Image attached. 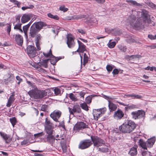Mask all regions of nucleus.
Listing matches in <instances>:
<instances>
[{"mask_svg":"<svg viewBox=\"0 0 156 156\" xmlns=\"http://www.w3.org/2000/svg\"><path fill=\"white\" fill-rule=\"evenodd\" d=\"M136 124L133 121L127 119L119 127V130L124 133L132 132L136 128Z\"/></svg>","mask_w":156,"mask_h":156,"instance_id":"nucleus-1","label":"nucleus"},{"mask_svg":"<svg viewBox=\"0 0 156 156\" xmlns=\"http://www.w3.org/2000/svg\"><path fill=\"white\" fill-rule=\"evenodd\" d=\"M28 93L30 97L35 99H41L47 95V92L46 91L35 88L30 90Z\"/></svg>","mask_w":156,"mask_h":156,"instance_id":"nucleus-2","label":"nucleus"},{"mask_svg":"<svg viewBox=\"0 0 156 156\" xmlns=\"http://www.w3.org/2000/svg\"><path fill=\"white\" fill-rule=\"evenodd\" d=\"M91 140L93 142L94 146L98 147L104 145L105 142L102 139L97 136H91Z\"/></svg>","mask_w":156,"mask_h":156,"instance_id":"nucleus-3","label":"nucleus"},{"mask_svg":"<svg viewBox=\"0 0 156 156\" xmlns=\"http://www.w3.org/2000/svg\"><path fill=\"white\" fill-rule=\"evenodd\" d=\"M27 52L28 56L31 58L35 57L37 54L36 48L32 45H29L27 46Z\"/></svg>","mask_w":156,"mask_h":156,"instance_id":"nucleus-4","label":"nucleus"},{"mask_svg":"<svg viewBox=\"0 0 156 156\" xmlns=\"http://www.w3.org/2000/svg\"><path fill=\"white\" fill-rule=\"evenodd\" d=\"M132 118L135 119H140L144 116L145 113L143 110H139L137 111L132 112L131 113Z\"/></svg>","mask_w":156,"mask_h":156,"instance_id":"nucleus-5","label":"nucleus"},{"mask_svg":"<svg viewBox=\"0 0 156 156\" xmlns=\"http://www.w3.org/2000/svg\"><path fill=\"white\" fill-rule=\"evenodd\" d=\"M92 144V141L90 140H86L80 142L78 147L81 149H84L88 147Z\"/></svg>","mask_w":156,"mask_h":156,"instance_id":"nucleus-6","label":"nucleus"},{"mask_svg":"<svg viewBox=\"0 0 156 156\" xmlns=\"http://www.w3.org/2000/svg\"><path fill=\"white\" fill-rule=\"evenodd\" d=\"M61 114L60 111L56 110L51 113L50 116L55 122H59L58 119L61 117Z\"/></svg>","mask_w":156,"mask_h":156,"instance_id":"nucleus-7","label":"nucleus"},{"mask_svg":"<svg viewBox=\"0 0 156 156\" xmlns=\"http://www.w3.org/2000/svg\"><path fill=\"white\" fill-rule=\"evenodd\" d=\"M102 110V109H95L93 110V114L94 119L98 120V118L102 116V115L103 114Z\"/></svg>","mask_w":156,"mask_h":156,"instance_id":"nucleus-8","label":"nucleus"},{"mask_svg":"<svg viewBox=\"0 0 156 156\" xmlns=\"http://www.w3.org/2000/svg\"><path fill=\"white\" fill-rule=\"evenodd\" d=\"M67 44L68 47L70 48L73 47L75 45L73 37L71 35H69L67 37Z\"/></svg>","mask_w":156,"mask_h":156,"instance_id":"nucleus-9","label":"nucleus"},{"mask_svg":"<svg viewBox=\"0 0 156 156\" xmlns=\"http://www.w3.org/2000/svg\"><path fill=\"white\" fill-rule=\"evenodd\" d=\"M87 127L88 125L83 122H77L74 126L75 129L77 130H81Z\"/></svg>","mask_w":156,"mask_h":156,"instance_id":"nucleus-10","label":"nucleus"},{"mask_svg":"<svg viewBox=\"0 0 156 156\" xmlns=\"http://www.w3.org/2000/svg\"><path fill=\"white\" fill-rule=\"evenodd\" d=\"M124 114L120 109H118L114 112V118L116 119H120L124 116Z\"/></svg>","mask_w":156,"mask_h":156,"instance_id":"nucleus-11","label":"nucleus"},{"mask_svg":"<svg viewBox=\"0 0 156 156\" xmlns=\"http://www.w3.org/2000/svg\"><path fill=\"white\" fill-rule=\"evenodd\" d=\"M141 17L143 19V20L145 22H149L150 21V20L149 18V15L148 12L145 9H142L141 12Z\"/></svg>","mask_w":156,"mask_h":156,"instance_id":"nucleus-12","label":"nucleus"},{"mask_svg":"<svg viewBox=\"0 0 156 156\" xmlns=\"http://www.w3.org/2000/svg\"><path fill=\"white\" fill-rule=\"evenodd\" d=\"M70 114H73L74 113L77 112V113H80L81 112V109L78 105H74L73 108H68Z\"/></svg>","mask_w":156,"mask_h":156,"instance_id":"nucleus-13","label":"nucleus"},{"mask_svg":"<svg viewBox=\"0 0 156 156\" xmlns=\"http://www.w3.org/2000/svg\"><path fill=\"white\" fill-rule=\"evenodd\" d=\"M77 42L79 45L78 48L75 52L76 51L79 53H83L86 50V46L79 40H78Z\"/></svg>","mask_w":156,"mask_h":156,"instance_id":"nucleus-14","label":"nucleus"},{"mask_svg":"<svg viewBox=\"0 0 156 156\" xmlns=\"http://www.w3.org/2000/svg\"><path fill=\"white\" fill-rule=\"evenodd\" d=\"M136 21V17L134 15H131L128 17L127 20L126 22L128 23V25H130L131 26H133Z\"/></svg>","mask_w":156,"mask_h":156,"instance_id":"nucleus-15","label":"nucleus"},{"mask_svg":"<svg viewBox=\"0 0 156 156\" xmlns=\"http://www.w3.org/2000/svg\"><path fill=\"white\" fill-rule=\"evenodd\" d=\"M39 32L37 29L31 26L30 30L29 36L31 37H34L38 34Z\"/></svg>","mask_w":156,"mask_h":156,"instance_id":"nucleus-16","label":"nucleus"},{"mask_svg":"<svg viewBox=\"0 0 156 156\" xmlns=\"http://www.w3.org/2000/svg\"><path fill=\"white\" fill-rule=\"evenodd\" d=\"M31 17V15L30 14H24L21 17L22 23H24L27 22L30 20Z\"/></svg>","mask_w":156,"mask_h":156,"instance_id":"nucleus-17","label":"nucleus"},{"mask_svg":"<svg viewBox=\"0 0 156 156\" xmlns=\"http://www.w3.org/2000/svg\"><path fill=\"white\" fill-rule=\"evenodd\" d=\"M15 38L17 44L21 46L23 42V37L20 34H16L15 36Z\"/></svg>","mask_w":156,"mask_h":156,"instance_id":"nucleus-18","label":"nucleus"},{"mask_svg":"<svg viewBox=\"0 0 156 156\" xmlns=\"http://www.w3.org/2000/svg\"><path fill=\"white\" fill-rule=\"evenodd\" d=\"M43 23L41 22H38L33 24L32 26L35 27L38 31H39L43 26Z\"/></svg>","mask_w":156,"mask_h":156,"instance_id":"nucleus-19","label":"nucleus"},{"mask_svg":"<svg viewBox=\"0 0 156 156\" xmlns=\"http://www.w3.org/2000/svg\"><path fill=\"white\" fill-rule=\"evenodd\" d=\"M155 141V139L154 137H152L148 139L146 142L147 147L151 148L152 147Z\"/></svg>","mask_w":156,"mask_h":156,"instance_id":"nucleus-20","label":"nucleus"},{"mask_svg":"<svg viewBox=\"0 0 156 156\" xmlns=\"http://www.w3.org/2000/svg\"><path fill=\"white\" fill-rule=\"evenodd\" d=\"M35 42L36 47L38 50H40L41 48L40 47V41L41 38V35L40 34H38L35 37Z\"/></svg>","mask_w":156,"mask_h":156,"instance_id":"nucleus-21","label":"nucleus"},{"mask_svg":"<svg viewBox=\"0 0 156 156\" xmlns=\"http://www.w3.org/2000/svg\"><path fill=\"white\" fill-rule=\"evenodd\" d=\"M108 107L110 111V112H113L116 110L117 108V105H115L113 102L110 101H108Z\"/></svg>","mask_w":156,"mask_h":156,"instance_id":"nucleus-22","label":"nucleus"},{"mask_svg":"<svg viewBox=\"0 0 156 156\" xmlns=\"http://www.w3.org/2000/svg\"><path fill=\"white\" fill-rule=\"evenodd\" d=\"M54 128L53 124L47 118L45 119V128Z\"/></svg>","mask_w":156,"mask_h":156,"instance_id":"nucleus-23","label":"nucleus"},{"mask_svg":"<svg viewBox=\"0 0 156 156\" xmlns=\"http://www.w3.org/2000/svg\"><path fill=\"white\" fill-rule=\"evenodd\" d=\"M138 143V145L140 147L144 149L147 150V147L146 144V142H144L143 140L142 139H140Z\"/></svg>","mask_w":156,"mask_h":156,"instance_id":"nucleus-24","label":"nucleus"},{"mask_svg":"<svg viewBox=\"0 0 156 156\" xmlns=\"http://www.w3.org/2000/svg\"><path fill=\"white\" fill-rule=\"evenodd\" d=\"M129 154L131 156H134L137 154V146H135L131 148L129 152Z\"/></svg>","mask_w":156,"mask_h":156,"instance_id":"nucleus-25","label":"nucleus"},{"mask_svg":"<svg viewBox=\"0 0 156 156\" xmlns=\"http://www.w3.org/2000/svg\"><path fill=\"white\" fill-rule=\"evenodd\" d=\"M15 100V98L14 95H12L8 99V102L6 104V106L7 107H9L11 105V104L14 102Z\"/></svg>","mask_w":156,"mask_h":156,"instance_id":"nucleus-26","label":"nucleus"},{"mask_svg":"<svg viewBox=\"0 0 156 156\" xmlns=\"http://www.w3.org/2000/svg\"><path fill=\"white\" fill-rule=\"evenodd\" d=\"M0 135L3 139L5 140L6 143H8L7 140L10 138V136L4 133L0 132Z\"/></svg>","mask_w":156,"mask_h":156,"instance_id":"nucleus-27","label":"nucleus"},{"mask_svg":"<svg viewBox=\"0 0 156 156\" xmlns=\"http://www.w3.org/2000/svg\"><path fill=\"white\" fill-rule=\"evenodd\" d=\"M126 2L130 4V5L136 6H141L142 5L140 3H138L136 1L132 0H126Z\"/></svg>","mask_w":156,"mask_h":156,"instance_id":"nucleus-28","label":"nucleus"},{"mask_svg":"<svg viewBox=\"0 0 156 156\" xmlns=\"http://www.w3.org/2000/svg\"><path fill=\"white\" fill-rule=\"evenodd\" d=\"M86 17V16L84 15L80 14L78 15H75L73 16L72 17L73 19L74 20H80L83 18H85ZM72 19H70L69 20H71Z\"/></svg>","mask_w":156,"mask_h":156,"instance_id":"nucleus-29","label":"nucleus"},{"mask_svg":"<svg viewBox=\"0 0 156 156\" xmlns=\"http://www.w3.org/2000/svg\"><path fill=\"white\" fill-rule=\"evenodd\" d=\"M60 144L63 152V153L66 152V151L67 146L65 141V140L61 141Z\"/></svg>","mask_w":156,"mask_h":156,"instance_id":"nucleus-30","label":"nucleus"},{"mask_svg":"<svg viewBox=\"0 0 156 156\" xmlns=\"http://www.w3.org/2000/svg\"><path fill=\"white\" fill-rule=\"evenodd\" d=\"M49 59H45L43 60L42 61H41L40 62V66H42L44 68H47L48 67L47 63Z\"/></svg>","mask_w":156,"mask_h":156,"instance_id":"nucleus-31","label":"nucleus"},{"mask_svg":"<svg viewBox=\"0 0 156 156\" xmlns=\"http://www.w3.org/2000/svg\"><path fill=\"white\" fill-rule=\"evenodd\" d=\"M47 140L48 141L52 142L55 140L54 136L52 135V134H48L47 137Z\"/></svg>","mask_w":156,"mask_h":156,"instance_id":"nucleus-32","label":"nucleus"},{"mask_svg":"<svg viewBox=\"0 0 156 156\" xmlns=\"http://www.w3.org/2000/svg\"><path fill=\"white\" fill-rule=\"evenodd\" d=\"M40 110L44 112H47L48 108V106L47 105H41L40 106Z\"/></svg>","mask_w":156,"mask_h":156,"instance_id":"nucleus-33","label":"nucleus"},{"mask_svg":"<svg viewBox=\"0 0 156 156\" xmlns=\"http://www.w3.org/2000/svg\"><path fill=\"white\" fill-rule=\"evenodd\" d=\"M61 59L60 58L55 57L50 59L51 63V64L54 65L57 62Z\"/></svg>","mask_w":156,"mask_h":156,"instance_id":"nucleus-34","label":"nucleus"},{"mask_svg":"<svg viewBox=\"0 0 156 156\" xmlns=\"http://www.w3.org/2000/svg\"><path fill=\"white\" fill-rule=\"evenodd\" d=\"M29 25H27L23 27V32L25 34L26 37L27 38V32L29 28Z\"/></svg>","mask_w":156,"mask_h":156,"instance_id":"nucleus-35","label":"nucleus"},{"mask_svg":"<svg viewBox=\"0 0 156 156\" xmlns=\"http://www.w3.org/2000/svg\"><path fill=\"white\" fill-rule=\"evenodd\" d=\"M112 40H110L108 44V47L111 48H113L116 44V43L115 42H111Z\"/></svg>","mask_w":156,"mask_h":156,"instance_id":"nucleus-36","label":"nucleus"},{"mask_svg":"<svg viewBox=\"0 0 156 156\" xmlns=\"http://www.w3.org/2000/svg\"><path fill=\"white\" fill-rule=\"evenodd\" d=\"M48 16L51 19H53L55 20H58L59 19V17L57 15H53L51 13H49L47 14Z\"/></svg>","mask_w":156,"mask_h":156,"instance_id":"nucleus-37","label":"nucleus"},{"mask_svg":"<svg viewBox=\"0 0 156 156\" xmlns=\"http://www.w3.org/2000/svg\"><path fill=\"white\" fill-rule=\"evenodd\" d=\"M80 107L85 111H87L88 110V107L87 104L85 102L80 104Z\"/></svg>","mask_w":156,"mask_h":156,"instance_id":"nucleus-38","label":"nucleus"},{"mask_svg":"<svg viewBox=\"0 0 156 156\" xmlns=\"http://www.w3.org/2000/svg\"><path fill=\"white\" fill-rule=\"evenodd\" d=\"M46 133L48 134H52L53 130V128H45Z\"/></svg>","mask_w":156,"mask_h":156,"instance_id":"nucleus-39","label":"nucleus"},{"mask_svg":"<svg viewBox=\"0 0 156 156\" xmlns=\"http://www.w3.org/2000/svg\"><path fill=\"white\" fill-rule=\"evenodd\" d=\"M126 106L127 107H125V109L126 110H129L133 109L134 108H135L136 107L135 105H127Z\"/></svg>","mask_w":156,"mask_h":156,"instance_id":"nucleus-40","label":"nucleus"},{"mask_svg":"<svg viewBox=\"0 0 156 156\" xmlns=\"http://www.w3.org/2000/svg\"><path fill=\"white\" fill-rule=\"evenodd\" d=\"M43 54L45 57L47 58L49 57H51L52 56V55L51 53V49L50 50L48 53H46L43 52Z\"/></svg>","mask_w":156,"mask_h":156,"instance_id":"nucleus-41","label":"nucleus"},{"mask_svg":"<svg viewBox=\"0 0 156 156\" xmlns=\"http://www.w3.org/2000/svg\"><path fill=\"white\" fill-rule=\"evenodd\" d=\"M10 2L14 3L15 5H16L17 7H20L21 3L18 2L16 0H9Z\"/></svg>","mask_w":156,"mask_h":156,"instance_id":"nucleus-42","label":"nucleus"},{"mask_svg":"<svg viewBox=\"0 0 156 156\" xmlns=\"http://www.w3.org/2000/svg\"><path fill=\"white\" fill-rule=\"evenodd\" d=\"M69 97L73 101H77V99L76 98L74 95L73 93H70L69 94Z\"/></svg>","mask_w":156,"mask_h":156,"instance_id":"nucleus-43","label":"nucleus"},{"mask_svg":"<svg viewBox=\"0 0 156 156\" xmlns=\"http://www.w3.org/2000/svg\"><path fill=\"white\" fill-rule=\"evenodd\" d=\"M120 50L123 52H125L126 51L127 48L126 46H123L122 45H119L118 47Z\"/></svg>","mask_w":156,"mask_h":156,"instance_id":"nucleus-44","label":"nucleus"},{"mask_svg":"<svg viewBox=\"0 0 156 156\" xmlns=\"http://www.w3.org/2000/svg\"><path fill=\"white\" fill-rule=\"evenodd\" d=\"M88 61V57L87 54L84 53L83 55V63L84 64L87 63Z\"/></svg>","mask_w":156,"mask_h":156,"instance_id":"nucleus-45","label":"nucleus"},{"mask_svg":"<svg viewBox=\"0 0 156 156\" xmlns=\"http://www.w3.org/2000/svg\"><path fill=\"white\" fill-rule=\"evenodd\" d=\"M147 5L153 9H156V5L152 2H147Z\"/></svg>","mask_w":156,"mask_h":156,"instance_id":"nucleus-46","label":"nucleus"},{"mask_svg":"<svg viewBox=\"0 0 156 156\" xmlns=\"http://www.w3.org/2000/svg\"><path fill=\"white\" fill-rule=\"evenodd\" d=\"M14 29L18 30V29H20V28H21V23H17L15 25H14Z\"/></svg>","mask_w":156,"mask_h":156,"instance_id":"nucleus-47","label":"nucleus"},{"mask_svg":"<svg viewBox=\"0 0 156 156\" xmlns=\"http://www.w3.org/2000/svg\"><path fill=\"white\" fill-rule=\"evenodd\" d=\"M98 151L102 152H106L108 151V149L107 147L99 148Z\"/></svg>","mask_w":156,"mask_h":156,"instance_id":"nucleus-48","label":"nucleus"},{"mask_svg":"<svg viewBox=\"0 0 156 156\" xmlns=\"http://www.w3.org/2000/svg\"><path fill=\"white\" fill-rule=\"evenodd\" d=\"M30 144L28 140H24L21 142V145L23 146L28 145Z\"/></svg>","mask_w":156,"mask_h":156,"instance_id":"nucleus-49","label":"nucleus"},{"mask_svg":"<svg viewBox=\"0 0 156 156\" xmlns=\"http://www.w3.org/2000/svg\"><path fill=\"white\" fill-rule=\"evenodd\" d=\"M61 91L60 90L57 88H56L54 89V92L56 95H58L61 94Z\"/></svg>","mask_w":156,"mask_h":156,"instance_id":"nucleus-50","label":"nucleus"},{"mask_svg":"<svg viewBox=\"0 0 156 156\" xmlns=\"http://www.w3.org/2000/svg\"><path fill=\"white\" fill-rule=\"evenodd\" d=\"M59 10L64 12H65L68 10V9L67 8H65L64 6H61L59 7Z\"/></svg>","mask_w":156,"mask_h":156,"instance_id":"nucleus-51","label":"nucleus"},{"mask_svg":"<svg viewBox=\"0 0 156 156\" xmlns=\"http://www.w3.org/2000/svg\"><path fill=\"white\" fill-rule=\"evenodd\" d=\"M10 121L11 123L12 126L14 127V125H15L16 123V119L15 118H13L11 119H10Z\"/></svg>","mask_w":156,"mask_h":156,"instance_id":"nucleus-52","label":"nucleus"},{"mask_svg":"<svg viewBox=\"0 0 156 156\" xmlns=\"http://www.w3.org/2000/svg\"><path fill=\"white\" fill-rule=\"evenodd\" d=\"M131 96L132 99H140L142 98L141 96L134 94H133Z\"/></svg>","mask_w":156,"mask_h":156,"instance_id":"nucleus-53","label":"nucleus"},{"mask_svg":"<svg viewBox=\"0 0 156 156\" xmlns=\"http://www.w3.org/2000/svg\"><path fill=\"white\" fill-rule=\"evenodd\" d=\"M44 133L43 132H41L35 134L34 135V136L35 138H38L39 137L41 136L44 135Z\"/></svg>","mask_w":156,"mask_h":156,"instance_id":"nucleus-54","label":"nucleus"},{"mask_svg":"<svg viewBox=\"0 0 156 156\" xmlns=\"http://www.w3.org/2000/svg\"><path fill=\"white\" fill-rule=\"evenodd\" d=\"M106 68L109 73L111 72L113 69L112 67L110 65H107L106 67Z\"/></svg>","mask_w":156,"mask_h":156,"instance_id":"nucleus-55","label":"nucleus"},{"mask_svg":"<svg viewBox=\"0 0 156 156\" xmlns=\"http://www.w3.org/2000/svg\"><path fill=\"white\" fill-rule=\"evenodd\" d=\"M91 101V98L90 96L87 97L86 98V102L87 103L89 104Z\"/></svg>","mask_w":156,"mask_h":156,"instance_id":"nucleus-56","label":"nucleus"},{"mask_svg":"<svg viewBox=\"0 0 156 156\" xmlns=\"http://www.w3.org/2000/svg\"><path fill=\"white\" fill-rule=\"evenodd\" d=\"M128 42L129 43H133L135 42V40L132 37H129L127 40Z\"/></svg>","mask_w":156,"mask_h":156,"instance_id":"nucleus-57","label":"nucleus"},{"mask_svg":"<svg viewBox=\"0 0 156 156\" xmlns=\"http://www.w3.org/2000/svg\"><path fill=\"white\" fill-rule=\"evenodd\" d=\"M11 25L10 24H8V26L7 27V32L8 33V34L9 35L10 32L11 31Z\"/></svg>","mask_w":156,"mask_h":156,"instance_id":"nucleus-58","label":"nucleus"},{"mask_svg":"<svg viewBox=\"0 0 156 156\" xmlns=\"http://www.w3.org/2000/svg\"><path fill=\"white\" fill-rule=\"evenodd\" d=\"M148 36L149 38L151 40H154L156 39V35L155 36H153L152 35L149 34Z\"/></svg>","mask_w":156,"mask_h":156,"instance_id":"nucleus-59","label":"nucleus"},{"mask_svg":"<svg viewBox=\"0 0 156 156\" xmlns=\"http://www.w3.org/2000/svg\"><path fill=\"white\" fill-rule=\"evenodd\" d=\"M143 156H150V152H144L142 153Z\"/></svg>","mask_w":156,"mask_h":156,"instance_id":"nucleus-60","label":"nucleus"},{"mask_svg":"<svg viewBox=\"0 0 156 156\" xmlns=\"http://www.w3.org/2000/svg\"><path fill=\"white\" fill-rule=\"evenodd\" d=\"M119 73V71L117 69H114L112 72V74L113 75H116L118 74Z\"/></svg>","mask_w":156,"mask_h":156,"instance_id":"nucleus-61","label":"nucleus"},{"mask_svg":"<svg viewBox=\"0 0 156 156\" xmlns=\"http://www.w3.org/2000/svg\"><path fill=\"white\" fill-rule=\"evenodd\" d=\"M77 31L78 33L81 34H85V32L83 31L82 29H79L77 30Z\"/></svg>","mask_w":156,"mask_h":156,"instance_id":"nucleus-62","label":"nucleus"},{"mask_svg":"<svg viewBox=\"0 0 156 156\" xmlns=\"http://www.w3.org/2000/svg\"><path fill=\"white\" fill-rule=\"evenodd\" d=\"M20 16H18L16 18V21L17 23H20Z\"/></svg>","mask_w":156,"mask_h":156,"instance_id":"nucleus-63","label":"nucleus"},{"mask_svg":"<svg viewBox=\"0 0 156 156\" xmlns=\"http://www.w3.org/2000/svg\"><path fill=\"white\" fill-rule=\"evenodd\" d=\"M27 82L29 84V85H30V86L32 87L33 88L35 87L34 84L32 83L30 81H27Z\"/></svg>","mask_w":156,"mask_h":156,"instance_id":"nucleus-64","label":"nucleus"}]
</instances>
